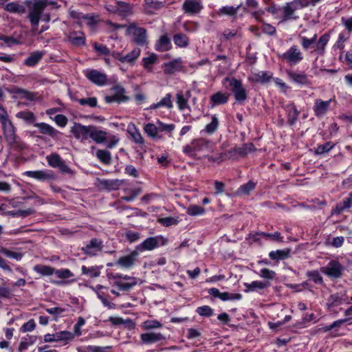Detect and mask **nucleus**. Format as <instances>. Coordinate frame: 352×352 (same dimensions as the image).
<instances>
[{
    "mask_svg": "<svg viewBox=\"0 0 352 352\" xmlns=\"http://www.w3.org/2000/svg\"><path fill=\"white\" fill-rule=\"evenodd\" d=\"M308 3H304L303 0H294L289 3H287L285 6L280 8L283 13V21L296 20L298 16L295 14V11L299 8L307 7Z\"/></svg>",
    "mask_w": 352,
    "mask_h": 352,
    "instance_id": "nucleus-3",
    "label": "nucleus"
},
{
    "mask_svg": "<svg viewBox=\"0 0 352 352\" xmlns=\"http://www.w3.org/2000/svg\"><path fill=\"white\" fill-rule=\"evenodd\" d=\"M255 183L252 181H249L248 183L241 186L239 189V192L243 195H248L250 191L254 189Z\"/></svg>",
    "mask_w": 352,
    "mask_h": 352,
    "instance_id": "nucleus-50",
    "label": "nucleus"
},
{
    "mask_svg": "<svg viewBox=\"0 0 352 352\" xmlns=\"http://www.w3.org/2000/svg\"><path fill=\"white\" fill-rule=\"evenodd\" d=\"M241 6L242 3H240L235 8L233 6H223L219 10V14L234 16Z\"/></svg>",
    "mask_w": 352,
    "mask_h": 352,
    "instance_id": "nucleus-39",
    "label": "nucleus"
},
{
    "mask_svg": "<svg viewBox=\"0 0 352 352\" xmlns=\"http://www.w3.org/2000/svg\"><path fill=\"white\" fill-rule=\"evenodd\" d=\"M230 94L218 91L210 97L211 102L215 104H223L228 101Z\"/></svg>",
    "mask_w": 352,
    "mask_h": 352,
    "instance_id": "nucleus-28",
    "label": "nucleus"
},
{
    "mask_svg": "<svg viewBox=\"0 0 352 352\" xmlns=\"http://www.w3.org/2000/svg\"><path fill=\"white\" fill-rule=\"evenodd\" d=\"M44 53L43 52L36 51L32 53L25 60V65L32 67L36 65L43 57Z\"/></svg>",
    "mask_w": 352,
    "mask_h": 352,
    "instance_id": "nucleus-29",
    "label": "nucleus"
},
{
    "mask_svg": "<svg viewBox=\"0 0 352 352\" xmlns=\"http://www.w3.org/2000/svg\"><path fill=\"white\" fill-rule=\"evenodd\" d=\"M161 107H166L168 109H170L173 107V102L171 100V94H168L166 95L165 97H164L159 102L153 104L150 109H156Z\"/></svg>",
    "mask_w": 352,
    "mask_h": 352,
    "instance_id": "nucleus-32",
    "label": "nucleus"
},
{
    "mask_svg": "<svg viewBox=\"0 0 352 352\" xmlns=\"http://www.w3.org/2000/svg\"><path fill=\"white\" fill-rule=\"evenodd\" d=\"M94 50L98 52L99 54H102V55H108L110 54V50H109V48L105 46V45H101V44H98L97 43H95L94 44Z\"/></svg>",
    "mask_w": 352,
    "mask_h": 352,
    "instance_id": "nucleus-63",
    "label": "nucleus"
},
{
    "mask_svg": "<svg viewBox=\"0 0 352 352\" xmlns=\"http://www.w3.org/2000/svg\"><path fill=\"white\" fill-rule=\"evenodd\" d=\"M82 106L87 105L90 107H95L97 106V98L95 97L80 98L77 100Z\"/></svg>",
    "mask_w": 352,
    "mask_h": 352,
    "instance_id": "nucleus-52",
    "label": "nucleus"
},
{
    "mask_svg": "<svg viewBox=\"0 0 352 352\" xmlns=\"http://www.w3.org/2000/svg\"><path fill=\"white\" fill-rule=\"evenodd\" d=\"M177 103L180 110H184L188 107L187 98H184L182 93L176 94Z\"/></svg>",
    "mask_w": 352,
    "mask_h": 352,
    "instance_id": "nucleus-51",
    "label": "nucleus"
},
{
    "mask_svg": "<svg viewBox=\"0 0 352 352\" xmlns=\"http://www.w3.org/2000/svg\"><path fill=\"white\" fill-rule=\"evenodd\" d=\"M170 39L166 35L160 37L156 50L160 52H165L169 50Z\"/></svg>",
    "mask_w": 352,
    "mask_h": 352,
    "instance_id": "nucleus-38",
    "label": "nucleus"
},
{
    "mask_svg": "<svg viewBox=\"0 0 352 352\" xmlns=\"http://www.w3.org/2000/svg\"><path fill=\"white\" fill-rule=\"evenodd\" d=\"M74 338V334L67 331H59L55 333L56 341L71 340Z\"/></svg>",
    "mask_w": 352,
    "mask_h": 352,
    "instance_id": "nucleus-44",
    "label": "nucleus"
},
{
    "mask_svg": "<svg viewBox=\"0 0 352 352\" xmlns=\"http://www.w3.org/2000/svg\"><path fill=\"white\" fill-rule=\"evenodd\" d=\"M140 338L143 344H148L164 340L165 336L160 333H146L140 335Z\"/></svg>",
    "mask_w": 352,
    "mask_h": 352,
    "instance_id": "nucleus-18",
    "label": "nucleus"
},
{
    "mask_svg": "<svg viewBox=\"0 0 352 352\" xmlns=\"http://www.w3.org/2000/svg\"><path fill=\"white\" fill-rule=\"evenodd\" d=\"M259 275L262 278L266 279V281H268L269 280H272L273 278H274L276 273L275 272L270 270L269 269L263 268L261 270Z\"/></svg>",
    "mask_w": 352,
    "mask_h": 352,
    "instance_id": "nucleus-56",
    "label": "nucleus"
},
{
    "mask_svg": "<svg viewBox=\"0 0 352 352\" xmlns=\"http://www.w3.org/2000/svg\"><path fill=\"white\" fill-rule=\"evenodd\" d=\"M197 313L201 316L209 317L213 314V310L209 306L205 305L199 307Z\"/></svg>",
    "mask_w": 352,
    "mask_h": 352,
    "instance_id": "nucleus-54",
    "label": "nucleus"
},
{
    "mask_svg": "<svg viewBox=\"0 0 352 352\" xmlns=\"http://www.w3.org/2000/svg\"><path fill=\"white\" fill-rule=\"evenodd\" d=\"M35 126L38 128L39 131L43 134H47L53 138L57 135L58 132L52 126L46 123H36Z\"/></svg>",
    "mask_w": 352,
    "mask_h": 352,
    "instance_id": "nucleus-31",
    "label": "nucleus"
},
{
    "mask_svg": "<svg viewBox=\"0 0 352 352\" xmlns=\"http://www.w3.org/2000/svg\"><path fill=\"white\" fill-rule=\"evenodd\" d=\"M25 3L29 9L28 18L31 25L38 26L45 8L48 4L54 5L55 3H49L47 0H26Z\"/></svg>",
    "mask_w": 352,
    "mask_h": 352,
    "instance_id": "nucleus-1",
    "label": "nucleus"
},
{
    "mask_svg": "<svg viewBox=\"0 0 352 352\" xmlns=\"http://www.w3.org/2000/svg\"><path fill=\"white\" fill-rule=\"evenodd\" d=\"M108 277L109 279H113L114 285L118 287V288L122 291L128 292L130 291L134 286L136 285L134 284V283H128V282H123L121 280L122 275L121 274H109Z\"/></svg>",
    "mask_w": 352,
    "mask_h": 352,
    "instance_id": "nucleus-14",
    "label": "nucleus"
},
{
    "mask_svg": "<svg viewBox=\"0 0 352 352\" xmlns=\"http://www.w3.org/2000/svg\"><path fill=\"white\" fill-rule=\"evenodd\" d=\"M138 256V252L135 250L133 251L131 254L120 257L116 262V264L124 268H130L134 265Z\"/></svg>",
    "mask_w": 352,
    "mask_h": 352,
    "instance_id": "nucleus-17",
    "label": "nucleus"
},
{
    "mask_svg": "<svg viewBox=\"0 0 352 352\" xmlns=\"http://www.w3.org/2000/svg\"><path fill=\"white\" fill-rule=\"evenodd\" d=\"M25 175L40 181L54 180L56 178L52 170H29L25 172Z\"/></svg>",
    "mask_w": 352,
    "mask_h": 352,
    "instance_id": "nucleus-12",
    "label": "nucleus"
},
{
    "mask_svg": "<svg viewBox=\"0 0 352 352\" xmlns=\"http://www.w3.org/2000/svg\"><path fill=\"white\" fill-rule=\"evenodd\" d=\"M128 132L130 133L134 142L139 144H142L144 143V139L141 133L137 130L135 127H133L132 129H129Z\"/></svg>",
    "mask_w": 352,
    "mask_h": 352,
    "instance_id": "nucleus-42",
    "label": "nucleus"
},
{
    "mask_svg": "<svg viewBox=\"0 0 352 352\" xmlns=\"http://www.w3.org/2000/svg\"><path fill=\"white\" fill-rule=\"evenodd\" d=\"M1 123L6 140L10 144H14L16 142V135L12 123L9 119Z\"/></svg>",
    "mask_w": 352,
    "mask_h": 352,
    "instance_id": "nucleus-11",
    "label": "nucleus"
},
{
    "mask_svg": "<svg viewBox=\"0 0 352 352\" xmlns=\"http://www.w3.org/2000/svg\"><path fill=\"white\" fill-rule=\"evenodd\" d=\"M291 250L289 248L285 250H278L276 251H272L269 256L272 260L279 261L287 258L289 256Z\"/></svg>",
    "mask_w": 352,
    "mask_h": 352,
    "instance_id": "nucleus-26",
    "label": "nucleus"
},
{
    "mask_svg": "<svg viewBox=\"0 0 352 352\" xmlns=\"http://www.w3.org/2000/svg\"><path fill=\"white\" fill-rule=\"evenodd\" d=\"M81 250L87 255L95 256L98 252L102 250V241L97 238H93L85 247L81 248Z\"/></svg>",
    "mask_w": 352,
    "mask_h": 352,
    "instance_id": "nucleus-9",
    "label": "nucleus"
},
{
    "mask_svg": "<svg viewBox=\"0 0 352 352\" xmlns=\"http://www.w3.org/2000/svg\"><path fill=\"white\" fill-rule=\"evenodd\" d=\"M0 40L3 41L9 47L13 45H17L20 43V42L17 39L12 36H8L5 35L0 36Z\"/></svg>",
    "mask_w": 352,
    "mask_h": 352,
    "instance_id": "nucleus-62",
    "label": "nucleus"
},
{
    "mask_svg": "<svg viewBox=\"0 0 352 352\" xmlns=\"http://www.w3.org/2000/svg\"><path fill=\"white\" fill-rule=\"evenodd\" d=\"M192 144L195 145V151H209L211 148L212 142L208 140L200 138L193 140Z\"/></svg>",
    "mask_w": 352,
    "mask_h": 352,
    "instance_id": "nucleus-25",
    "label": "nucleus"
},
{
    "mask_svg": "<svg viewBox=\"0 0 352 352\" xmlns=\"http://www.w3.org/2000/svg\"><path fill=\"white\" fill-rule=\"evenodd\" d=\"M302 46L305 50H308L312 44H314L317 39V34H315L311 38L302 37Z\"/></svg>",
    "mask_w": 352,
    "mask_h": 352,
    "instance_id": "nucleus-58",
    "label": "nucleus"
},
{
    "mask_svg": "<svg viewBox=\"0 0 352 352\" xmlns=\"http://www.w3.org/2000/svg\"><path fill=\"white\" fill-rule=\"evenodd\" d=\"M247 291L254 292L261 290L270 286L269 281H252L251 283H245Z\"/></svg>",
    "mask_w": 352,
    "mask_h": 352,
    "instance_id": "nucleus-27",
    "label": "nucleus"
},
{
    "mask_svg": "<svg viewBox=\"0 0 352 352\" xmlns=\"http://www.w3.org/2000/svg\"><path fill=\"white\" fill-rule=\"evenodd\" d=\"M157 56L155 54H151L149 56L143 58V66L145 69L151 71L150 65L155 64L157 61Z\"/></svg>",
    "mask_w": 352,
    "mask_h": 352,
    "instance_id": "nucleus-49",
    "label": "nucleus"
},
{
    "mask_svg": "<svg viewBox=\"0 0 352 352\" xmlns=\"http://www.w3.org/2000/svg\"><path fill=\"white\" fill-rule=\"evenodd\" d=\"M241 298V295L240 294H232L228 292H223L221 294L220 299L222 300H239Z\"/></svg>",
    "mask_w": 352,
    "mask_h": 352,
    "instance_id": "nucleus-60",
    "label": "nucleus"
},
{
    "mask_svg": "<svg viewBox=\"0 0 352 352\" xmlns=\"http://www.w3.org/2000/svg\"><path fill=\"white\" fill-rule=\"evenodd\" d=\"M91 129V125L85 126L76 122L72 127L71 132L76 139L83 141L89 138Z\"/></svg>",
    "mask_w": 352,
    "mask_h": 352,
    "instance_id": "nucleus-8",
    "label": "nucleus"
},
{
    "mask_svg": "<svg viewBox=\"0 0 352 352\" xmlns=\"http://www.w3.org/2000/svg\"><path fill=\"white\" fill-rule=\"evenodd\" d=\"M0 252L7 257L12 258L14 259H16V261L21 260L23 257V254L20 252H13L6 248H2L0 250Z\"/></svg>",
    "mask_w": 352,
    "mask_h": 352,
    "instance_id": "nucleus-48",
    "label": "nucleus"
},
{
    "mask_svg": "<svg viewBox=\"0 0 352 352\" xmlns=\"http://www.w3.org/2000/svg\"><path fill=\"white\" fill-rule=\"evenodd\" d=\"M123 184L122 180L119 179H102L99 181V187L108 190H116Z\"/></svg>",
    "mask_w": 352,
    "mask_h": 352,
    "instance_id": "nucleus-22",
    "label": "nucleus"
},
{
    "mask_svg": "<svg viewBox=\"0 0 352 352\" xmlns=\"http://www.w3.org/2000/svg\"><path fill=\"white\" fill-rule=\"evenodd\" d=\"M89 138H91L95 142L100 144L107 140V132L98 130L96 126L91 125Z\"/></svg>",
    "mask_w": 352,
    "mask_h": 352,
    "instance_id": "nucleus-23",
    "label": "nucleus"
},
{
    "mask_svg": "<svg viewBox=\"0 0 352 352\" xmlns=\"http://www.w3.org/2000/svg\"><path fill=\"white\" fill-rule=\"evenodd\" d=\"M240 157H245L248 153L255 150L252 143L244 144L241 147H237Z\"/></svg>",
    "mask_w": 352,
    "mask_h": 352,
    "instance_id": "nucleus-43",
    "label": "nucleus"
},
{
    "mask_svg": "<svg viewBox=\"0 0 352 352\" xmlns=\"http://www.w3.org/2000/svg\"><path fill=\"white\" fill-rule=\"evenodd\" d=\"M166 240L163 236L150 237L146 239L142 244V250H151L157 248L160 243L165 245Z\"/></svg>",
    "mask_w": 352,
    "mask_h": 352,
    "instance_id": "nucleus-15",
    "label": "nucleus"
},
{
    "mask_svg": "<svg viewBox=\"0 0 352 352\" xmlns=\"http://www.w3.org/2000/svg\"><path fill=\"white\" fill-rule=\"evenodd\" d=\"M68 41L74 46L79 47L85 44V36L83 32H72L67 36Z\"/></svg>",
    "mask_w": 352,
    "mask_h": 352,
    "instance_id": "nucleus-20",
    "label": "nucleus"
},
{
    "mask_svg": "<svg viewBox=\"0 0 352 352\" xmlns=\"http://www.w3.org/2000/svg\"><path fill=\"white\" fill-rule=\"evenodd\" d=\"M182 8L186 13L194 14L201 10L202 6L200 1L198 0H185Z\"/></svg>",
    "mask_w": 352,
    "mask_h": 352,
    "instance_id": "nucleus-16",
    "label": "nucleus"
},
{
    "mask_svg": "<svg viewBox=\"0 0 352 352\" xmlns=\"http://www.w3.org/2000/svg\"><path fill=\"white\" fill-rule=\"evenodd\" d=\"M343 270L344 267L336 260L331 261L327 266L320 268L322 273L332 278H340Z\"/></svg>",
    "mask_w": 352,
    "mask_h": 352,
    "instance_id": "nucleus-6",
    "label": "nucleus"
},
{
    "mask_svg": "<svg viewBox=\"0 0 352 352\" xmlns=\"http://www.w3.org/2000/svg\"><path fill=\"white\" fill-rule=\"evenodd\" d=\"M126 33L132 34L133 41L137 45L142 46L147 44L146 29L137 27L135 23H131L127 27Z\"/></svg>",
    "mask_w": 352,
    "mask_h": 352,
    "instance_id": "nucleus-5",
    "label": "nucleus"
},
{
    "mask_svg": "<svg viewBox=\"0 0 352 352\" xmlns=\"http://www.w3.org/2000/svg\"><path fill=\"white\" fill-rule=\"evenodd\" d=\"M106 10L120 16L126 17L133 14V6L126 2L116 1L115 4L105 5Z\"/></svg>",
    "mask_w": 352,
    "mask_h": 352,
    "instance_id": "nucleus-4",
    "label": "nucleus"
},
{
    "mask_svg": "<svg viewBox=\"0 0 352 352\" xmlns=\"http://www.w3.org/2000/svg\"><path fill=\"white\" fill-rule=\"evenodd\" d=\"M96 155L104 164H109L111 162V155L108 151L99 149L96 151Z\"/></svg>",
    "mask_w": 352,
    "mask_h": 352,
    "instance_id": "nucleus-33",
    "label": "nucleus"
},
{
    "mask_svg": "<svg viewBox=\"0 0 352 352\" xmlns=\"http://www.w3.org/2000/svg\"><path fill=\"white\" fill-rule=\"evenodd\" d=\"M55 274L60 278H68L72 276V273L68 269L55 270Z\"/></svg>",
    "mask_w": 352,
    "mask_h": 352,
    "instance_id": "nucleus-64",
    "label": "nucleus"
},
{
    "mask_svg": "<svg viewBox=\"0 0 352 352\" xmlns=\"http://www.w3.org/2000/svg\"><path fill=\"white\" fill-rule=\"evenodd\" d=\"M307 275L315 283L318 284H322L323 282L322 277L319 274L318 271H309L307 273Z\"/></svg>",
    "mask_w": 352,
    "mask_h": 352,
    "instance_id": "nucleus-55",
    "label": "nucleus"
},
{
    "mask_svg": "<svg viewBox=\"0 0 352 352\" xmlns=\"http://www.w3.org/2000/svg\"><path fill=\"white\" fill-rule=\"evenodd\" d=\"M82 273L87 275L90 278H96L100 276V269L98 266H93L91 267H87L86 266H82Z\"/></svg>",
    "mask_w": 352,
    "mask_h": 352,
    "instance_id": "nucleus-34",
    "label": "nucleus"
},
{
    "mask_svg": "<svg viewBox=\"0 0 352 352\" xmlns=\"http://www.w3.org/2000/svg\"><path fill=\"white\" fill-rule=\"evenodd\" d=\"M290 78L295 82L302 84H309V80L307 76L304 74L290 73Z\"/></svg>",
    "mask_w": 352,
    "mask_h": 352,
    "instance_id": "nucleus-41",
    "label": "nucleus"
},
{
    "mask_svg": "<svg viewBox=\"0 0 352 352\" xmlns=\"http://www.w3.org/2000/svg\"><path fill=\"white\" fill-rule=\"evenodd\" d=\"M331 100H322L320 99L316 100L315 104L314 106V111L316 117H322L328 111Z\"/></svg>",
    "mask_w": 352,
    "mask_h": 352,
    "instance_id": "nucleus-13",
    "label": "nucleus"
},
{
    "mask_svg": "<svg viewBox=\"0 0 352 352\" xmlns=\"http://www.w3.org/2000/svg\"><path fill=\"white\" fill-rule=\"evenodd\" d=\"M34 270L43 276H50L52 275L55 272V270L53 267L43 265H35Z\"/></svg>",
    "mask_w": 352,
    "mask_h": 352,
    "instance_id": "nucleus-36",
    "label": "nucleus"
},
{
    "mask_svg": "<svg viewBox=\"0 0 352 352\" xmlns=\"http://www.w3.org/2000/svg\"><path fill=\"white\" fill-rule=\"evenodd\" d=\"M85 76L91 82L98 86L104 85L107 82V75L96 69L88 70L85 74Z\"/></svg>",
    "mask_w": 352,
    "mask_h": 352,
    "instance_id": "nucleus-10",
    "label": "nucleus"
},
{
    "mask_svg": "<svg viewBox=\"0 0 352 352\" xmlns=\"http://www.w3.org/2000/svg\"><path fill=\"white\" fill-rule=\"evenodd\" d=\"M164 6V4L162 1H155L153 0H144V12L148 14H153L155 12L156 10H158L163 8Z\"/></svg>",
    "mask_w": 352,
    "mask_h": 352,
    "instance_id": "nucleus-24",
    "label": "nucleus"
},
{
    "mask_svg": "<svg viewBox=\"0 0 352 352\" xmlns=\"http://www.w3.org/2000/svg\"><path fill=\"white\" fill-rule=\"evenodd\" d=\"M111 91L113 92L112 96H107L104 98V100L107 103H111L113 102H125L129 100V98L126 97L125 94V89L120 86V85H116L113 87L111 88Z\"/></svg>",
    "mask_w": 352,
    "mask_h": 352,
    "instance_id": "nucleus-7",
    "label": "nucleus"
},
{
    "mask_svg": "<svg viewBox=\"0 0 352 352\" xmlns=\"http://www.w3.org/2000/svg\"><path fill=\"white\" fill-rule=\"evenodd\" d=\"M173 41L175 45L181 47H186L188 45V36L182 33L175 34L173 36Z\"/></svg>",
    "mask_w": 352,
    "mask_h": 352,
    "instance_id": "nucleus-37",
    "label": "nucleus"
},
{
    "mask_svg": "<svg viewBox=\"0 0 352 352\" xmlns=\"http://www.w3.org/2000/svg\"><path fill=\"white\" fill-rule=\"evenodd\" d=\"M329 40V35L328 34H323L318 41L316 46L318 50L324 52V47Z\"/></svg>",
    "mask_w": 352,
    "mask_h": 352,
    "instance_id": "nucleus-53",
    "label": "nucleus"
},
{
    "mask_svg": "<svg viewBox=\"0 0 352 352\" xmlns=\"http://www.w3.org/2000/svg\"><path fill=\"white\" fill-rule=\"evenodd\" d=\"M283 58L294 64L302 59L301 52L295 45L290 47V49L283 54Z\"/></svg>",
    "mask_w": 352,
    "mask_h": 352,
    "instance_id": "nucleus-21",
    "label": "nucleus"
},
{
    "mask_svg": "<svg viewBox=\"0 0 352 352\" xmlns=\"http://www.w3.org/2000/svg\"><path fill=\"white\" fill-rule=\"evenodd\" d=\"M4 9L10 13H24L25 11L23 6L19 5L16 2H11L8 3Z\"/></svg>",
    "mask_w": 352,
    "mask_h": 352,
    "instance_id": "nucleus-35",
    "label": "nucleus"
},
{
    "mask_svg": "<svg viewBox=\"0 0 352 352\" xmlns=\"http://www.w3.org/2000/svg\"><path fill=\"white\" fill-rule=\"evenodd\" d=\"M158 222L164 226L168 227L177 224L178 223V220L174 217H168L158 219Z\"/></svg>",
    "mask_w": 352,
    "mask_h": 352,
    "instance_id": "nucleus-57",
    "label": "nucleus"
},
{
    "mask_svg": "<svg viewBox=\"0 0 352 352\" xmlns=\"http://www.w3.org/2000/svg\"><path fill=\"white\" fill-rule=\"evenodd\" d=\"M162 324L157 320H146L143 323V327L145 329L160 328Z\"/></svg>",
    "mask_w": 352,
    "mask_h": 352,
    "instance_id": "nucleus-61",
    "label": "nucleus"
},
{
    "mask_svg": "<svg viewBox=\"0 0 352 352\" xmlns=\"http://www.w3.org/2000/svg\"><path fill=\"white\" fill-rule=\"evenodd\" d=\"M219 125V120L216 116H212V121L210 124H207L205 128V131L209 134L213 133L216 131Z\"/></svg>",
    "mask_w": 352,
    "mask_h": 352,
    "instance_id": "nucleus-46",
    "label": "nucleus"
},
{
    "mask_svg": "<svg viewBox=\"0 0 352 352\" xmlns=\"http://www.w3.org/2000/svg\"><path fill=\"white\" fill-rule=\"evenodd\" d=\"M140 49L138 47L134 48L130 53L126 55L118 58V60L122 63H133L138 58L140 54Z\"/></svg>",
    "mask_w": 352,
    "mask_h": 352,
    "instance_id": "nucleus-30",
    "label": "nucleus"
},
{
    "mask_svg": "<svg viewBox=\"0 0 352 352\" xmlns=\"http://www.w3.org/2000/svg\"><path fill=\"white\" fill-rule=\"evenodd\" d=\"M144 129L148 136L153 138L157 136L158 128L154 124L148 123L146 124Z\"/></svg>",
    "mask_w": 352,
    "mask_h": 352,
    "instance_id": "nucleus-47",
    "label": "nucleus"
},
{
    "mask_svg": "<svg viewBox=\"0 0 352 352\" xmlns=\"http://www.w3.org/2000/svg\"><path fill=\"white\" fill-rule=\"evenodd\" d=\"M182 64V59L179 58L172 61L164 63L162 68L166 74H173L176 72L181 70Z\"/></svg>",
    "mask_w": 352,
    "mask_h": 352,
    "instance_id": "nucleus-19",
    "label": "nucleus"
},
{
    "mask_svg": "<svg viewBox=\"0 0 352 352\" xmlns=\"http://www.w3.org/2000/svg\"><path fill=\"white\" fill-rule=\"evenodd\" d=\"M46 160L49 165L53 168H57L63 161L60 155L57 153H52V155H47Z\"/></svg>",
    "mask_w": 352,
    "mask_h": 352,
    "instance_id": "nucleus-40",
    "label": "nucleus"
},
{
    "mask_svg": "<svg viewBox=\"0 0 352 352\" xmlns=\"http://www.w3.org/2000/svg\"><path fill=\"white\" fill-rule=\"evenodd\" d=\"M227 82L229 84L230 89L233 94L236 101L239 104H243L248 98V94L241 81L235 78L226 77L223 79V85L226 86Z\"/></svg>",
    "mask_w": 352,
    "mask_h": 352,
    "instance_id": "nucleus-2",
    "label": "nucleus"
},
{
    "mask_svg": "<svg viewBox=\"0 0 352 352\" xmlns=\"http://www.w3.org/2000/svg\"><path fill=\"white\" fill-rule=\"evenodd\" d=\"M204 212V208L197 205H190L186 210V213L191 216L202 214Z\"/></svg>",
    "mask_w": 352,
    "mask_h": 352,
    "instance_id": "nucleus-45",
    "label": "nucleus"
},
{
    "mask_svg": "<svg viewBox=\"0 0 352 352\" xmlns=\"http://www.w3.org/2000/svg\"><path fill=\"white\" fill-rule=\"evenodd\" d=\"M292 109L293 111H289L288 114V123L290 125H293L298 119L299 112L296 109L295 106H292Z\"/></svg>",
    "mask_w": 352,
    "mask_h": 352,
    "instance_id": "nucleus-59",
    "label": "nucleus"
}]
</instances>
